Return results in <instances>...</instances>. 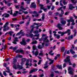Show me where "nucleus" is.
Wrapping results in <instances>:
<instances>
[{"label":"nucleus","mask_w":77,"mask_h":77,"mask_svg":"<svg viewBox=\"0 0 77 77\" xmlns=\"http://www.w3.org/2000/svg\"><path fill=\"white\" fill-rule=\"evenodd\" d=\"M22 62L21 63V65L23 66V64L24 63V62L26 61V58H22L21 60Z\"/></svg>","instance_id":"nucleus-13"},{"label":"nucleus","mask_w":77,"mask_h":77,"mask_svg":"<svg viewBox=\"0 0 77 77\" xmlns=\"http://www.w3.org/2000/svg\"><path fill=\"white\" fill-rule=\"evenodd\" d=\"M71 2L75 5V3L77 2V1H75V0H71Z\"/></svg>","instance_id":"nucleus-25"},{"label":"nucleus","mask_w":77,"mask_h":77,"mask_svg":"<svg viewBox=\"0 0 77 77\" xmlns=\"http://www.w3.org/2000/svg\"><path fill=\"white\" fill-rule=\"evenodd\" d=\"M35 2H32L30 6V8H36V5Z\"/></svg>","instance_id":"nucleus-7"},{"label":"nucleus","mask_w":77,"mask_h":77,"mask_svg":"<svg viewBox=\"0 0 77 77\" xmlns=\"http://www.w3.org/2000/svg\"><path fill=\"white\" fill-rule=\"evenodd\" d=\"M47 38H48V37H46L45 38L42 37L41 39H39V41H41L43 40V42L48 43V42H49V40L47 39Z\"/></svg>","instance_id":"nucleus-2"},{"label":"nucleus","mask_w":77,"mask_h":77,"mask_svg":"<svg viewBox=\"0 0 77 77\" xmlns=\"http://www.w3.org/2000/svg\"><path fill=\"white\" fill-rule=\"evenodd\" d=\"M54 6H53L51 8V10H54Z\"/></svg>","instance_id":"nucleus-64"},{"label":"nucleus","mask_w":77,"mask_h":77,"mask_svg":"<svg viewBox=\"0 0 77 77\" xmlns=\"http://www.w3.org/2000/svg\"><path fill=\"white\" fill-rule=\"evenodd\" d=\"M8 24H9V22H7L6 23L5 25L4 26V28H5L3 29V31H4V32H6V30H9V27L8 26L7 27V25H8ZM6 27H7L6 28Z\"/></svg>","instance_id":"nucleus-3"},{"label":"nucleus","mask_w":77,"mask_h":77,"mask_svg":"<svg viewBox=\"0 0 77 77\" xmlns=\"http://www.w3.org/2000/svg\"><path fill=\"white\" fill-rule=\"evenodd\" d=\"M17 15H18L17 14L15 13H14L13 14V17H15V16H17Z\"/></svg>","instance_id":"nucleus-63"},{"label":"nucleus","mask_w":77,"mask_h":77,"mask_svg":"<svg viewBox=\"0 0 77 77\" xmlns=\"http://www.w3.org/2000/svg\"><path fill=\"white\" fill-rule=\"evenodd\" d=\"M32 76V75H31L28 77H37V75H34L33 76V77Z\"/></svg>","instance_id":"nucleus-41"},{"label":"nucleus","mask_w":77,"mask_h":77,"mask_svg":"<svg viewBox=\"0 0 77 77\" xmlns=\"http://www.w3.org/2000/svg\"><path fill=\"white\" fill-rule=\"evenodd\" d=\"M39 53V52H38V51H36L35 52V56H37L38 55V54Z\"/></svg>","instance_id":"nucleus-34"},{"label":"nucleus","mask_w":77,"mask_h":77,"mask_svg":"<svg viewBox=\"0 0 77 77\" xmlns=\"http://www.w3.org/2000/svg\"><path fill=\"white\" fill-rule=\"evenodd\" d=\"M61 14H62V15L64 14V12L63 11V10L61 9Z\"/></svg>","instance_id":"nucleus-50"},{"label":"nucleus","mask_w":77,"mask_h":77,"mask_svg":"<svg viewBox=\"0 0 77 77\" xmlns=\"http://www.w3.org/2000/svg\"><path fill=\"white\" fill-rule=\"evenodd\" d=\"M30 41V38H28L26 40V42H29Z\"/></svg>","instance_id":"nucleus-60"},{"label":"nucleus","mask_w":77,"mask_h":77,"mask_svg":"<svg viewBox=\"0 0 77 77\" xmlns=\"http://www.w3.org/2000/svg\"><path fill=\"white\" fill-rule=\"evenodd\" d=\"M2 16L4 17L5 18H8L10 16L9 14H4L2 15Z\"/></svg>","instance_id":"nucleus-11"},{"label":"nucleus","mask_w":77,"mask_h":77,"mask_svg":"<svg viewBox=\"0 0 77 77\" xmlns=\"http://www.w3.org/2000/svg\"><path fill=\"white\" fill-rule=\"evenodd\" d=\"M69 9L70 10H72L73 9V8H75L74 7H73V5L72 4H70L69 5Z\"/></svg>","instance_id":"nucleus-10"},{"label":"nucleus","mask_w":77,"mask_h":77,"mask_svg":"<svg viewBox=\"0 0 77 77\" xmlns=\"http://www.w3.org/2000/svg\"><path fill=\"white\" fill-rule=\"evenodd\" d=\"M63 3L64 5H66L68 3V2L65 1H63Z\"/></svg>","instance_id":"nucleus-37"},{"label":"nucleus","mask_w":77,"mask_h":77,"mask_svg":"<svg viewBox=\"0 0 77 77\" xmlns=\"http://www.w3.org/2000/svg\"><path fill=\"white\" fill-rule=\"evenodd\" d=\"M14 41H16V42H18V38L17 37H15Z\"/></svg>","instance_id":"nucleus-38"},{"label":"nucleus","mask_w":77,"mask_h":77,"mask_svg":"<svg viewBox=\"0 0 77 77\" xmlns=\"http://www.w3.org/2000/svg\"><path fill=\"white\" fill-rule=\"evenodd\" d=\"M20 9H22L23 10V11H26V9L24 8V7H23V6H21V7H20Z\"/></svg>","instance_id":"nucleus-31"},{"label":"nucleus","mask_w":77,"mask_h":77,"mask_svg":"<svg viewBox=\"0 0 77 77\" xmlns=\"http://www.w3.org/2000/svg\"><path fill=\"white\" fill-rule=\"evenodd\" d=\"M66 33H68V35H69L71 34V30L70 29H68L65 32Z\"/></svg>","instance_id":"nucleus-17"},{"label":"nucleus","mask_w":77,"mask_h":77,"mask_svg":"<svg viewBox=\"0 0 77 77\" xmlns=\"http://www.w3.org/2000/svg\"><path fill=\"white\" fill-rule=\"evenodd\" d=\"M69 20H70V21L71 22L74 21V20H73V19H72V17H70Z\"/></svg>","instance_id":"nucleus-27"},{"label":"nucleus","mask_w":77,"mask_h":77,"mask_svg":"<svg viewBox=\"0 0 77 77\" xmlns=\"http://www.w3.org/2000/svg\"><path fill=\"white\" fill-rule=\"evenodd\" d=\"M48 61H47L46 62H45V66H46V65H47V64H48Z\"/></svg>","instance_id":"nucleus-57"},{"label":"nucleus","mask_w":77,"mask_h":77,"mask_svg":"<svg viewBox=\"0 0 77 77\" xmlns=\"http://www.w3.org/2000/svg\"><path fill=\"white\" fill-rule=\"evenodd\" d=\"M70 51L71 53L72 54H74L75 53V51H73V50H72V48H71V49L70 50Z\"/></svg>","instance_id":"nucleus-18"},{"label":"nucleus","mask_w":77,"mask_h":77,"mask_svg":"<svg viewBox=\"0 0 77 77\" xmlns=\"http://www.w3.org/2000/svg\"><path fill=\"white\" fill-rule=\"evenodd\" d=\"M38 70V69H33L31 70L30 71L29 73L30 74H32V73H33V72H36V71H37Z\"/></svg>","instance_id":"nucleus-12"},{"label":"nucleus","mask_w":77,"mask_h":77,"mask_svg":"<svg viewBox=\"0 0 77 77\" xmlns=\"http://www.w3.org/2000/svg\"><path fill=\"white\" fill-rule=\"evenodd\" d=\"M50 45V43H46L45 44V46H46V47H47V46H48L49 45Z\"/></svg>","instance_id":"nucleus-52"},{"label":"nucleus","mask_w":77,"mask_h":77,"mask_svg":"<svg viewBox=\"0 0 77 77\" xmlns=\"http://www.w3.org/2000/svg\"><path fill=\"white\" fill-rule=\"evenodd\" d=\"M66 66V63H64L63 64V68H65V67Z\"/></svg>","instance_id":"nucleus-54"},{"label":"nucleus","mask_w":77,"mask_h":77,"mask_svg":"<svg viewBox=\"0 0 77 77\" xmlns=\"http://www.w3.org/2000/svg\"><path fill=\"white\" fill-rule=\"evenodd\" d=\"M14 61H13V63H16L17 61V60L15 58L14 59Z\"/></svg>","instance_id":"nucleus-43"},{"label":"nucleus","mask_w":77,"mask_h":77,"mask_svg":"<svg viewBox=\"0 0 77 77\" xmlns=\"http://www.w3.org/2000/svg\"><path fill=\"white\" fill-rule=\"evenodd\" d=\"M38 48H39V49H42L43 48L41 46V45H39L38 46Z\"/></svg>","instance_id":"nucleus-28"},{"label":"nucleus","mask_w":77,"mask_h":77,"mask_svg":"<svg viewBox=\"0 0 77 77\" xmlns=\"http://www.w3.org/2000/svg\"><path fill=\"white\" fill-rule=\"evenodd\" d=\"M39 32L38 30H36L34 31V33H38Z\"/></svg>","instance_id":"nucleus-47"},{"label":"nucleus","mask_w":77,"mask_h":77,"mask_svg":"<svg viewBox=\"0 0 77 77\" xmlns=\"http://www.w3.org/2000/svg\"><path fill=\"white\" fill-rule=\"evenodd\" d=\"M11 4H12V3H8V4L7 5V6H11Z\"/></svg>","instance_id":"nucleus-62"},{"label":"nucleus","mask_w":77,"mask_h":77,"mask_svg":"<svg viewBox=\"0 0 77 77\" xmlns=\"http://www.w3.org/2000/svg\"><path fill=\"white\" fill-rule=\"evenodd\" d=\"M53 52V50H51V51L49 52L48 54L51 55V56H53L54 55V53H52Z\"/></svg>","instance_id":"nucleus-20"},{"label":"nucleus","mask_w":77,"mask_h":77,"mask_svg":"<svg viewBox=\"0 0 77 77\" xmlns=\"http://www.w3.org/2000/svg\"><path fill=\"white\" fill-rule=\"evenodd\" d=\"M61 50H62V52H64V51L65 50V47L61 48Z\"/></svg>","instance_id":"nucleus-33"},{"label":"nucleus","mask_w":77,"mask_h":77,"mask_svg":"<svg viewBox=\"0 0 77 77\" xmlns=\"http://www.w3.org/2000/svg\"><path fill=\"white\" fill-rule=\"evenodd\" d=\"M29 36H30V37L31 38H33V36H34L33 34H30Z\"/></svg>","instance_id":"nucleus-48"},{"label":"nucleus","mask_w":77,"mask_h":77,"mask_svg":"<svg viewBox=\"0 0 77 77\" xmlns=\"http://www.w3.org/2000/svg\"><path fill=\"white\" fill-rule=\"evenodd\" d=\"M64 62L65 63H67L68 62L69 63V65H72V63L71 62V61L70 60V57L69 56L67 57L64 60Z\"/></svg>","instance_id":"nucleus-1"},{"label":"nucleus","mask_w":77,"mask_h":77,"mask_svg":"<svg viewBox=\"0 0 77 77\" xmlns=\"http://www.w3.org/2000/svg\"><path fill=\"white\" fill-rule=\"evenodd\" d=\"M23 23H24V21H21L20 23V24H23Z\"/></svg>","instance_id":"nucleus-59"},{"label":"nucleus","mask_w":77,"mask_h":77,"mask_svg":"<svg viewBox=\"0 0 77 77\" xmlns=\"http://www.w3.org/2000/svg\"><path fill=\"white\" fill-rule=\"evenodd\" d=\"M32 44H37V41H33V42L31 43Z\"/></svg>","instance_id":"nucleus-32"},{"label":"nucleus","mask_w":77,"mask_h":77,"mask_svg":"<svg viewBox=\"0 0 77 77\" xmlns=\"http://www.w3.org/2000/svg\"><path fill=\"white\" fill-rule=\"evenodd\" d=\"M20 34H22V36H24V35H25V33H24L23 32H20Z\"/></svg>","instance_id":"nucleus-49"},{"label":"nucleus","mask_w":77,"mask_h":77,"mask_svg":"<svg viewBox=\"0 0 77 77\" xmlns=\"http://www.w3.org/2000/svg\"><path fill=\"white\" fill-rule=\"evenodd\" d=\"M3 74L5 76H6L7 75V74L6 73L5 71H4L3 72Z\"/></svg>","instance_id":"nucleus-46"},{"label":"nucleus","mask_w":77,"mask_h":77,"mask_svg":"<svg viewBox=\"0 0 77 77\" xmlns=\"http://www.w3.org/2000/svg\"><path fill=\"white\" fill-rule=\"evenodd\" d=\"M34 28H32L31 29V30L30 31V32L31 33L33 32V29Z\"/></svg>","instance_id":"nucleus-44"},{"label":"nucleus","mask_w":77,"mask_h":77,"mask_svg":"<svg viewBox=\"0 0 77 77\" xmlns=\"http://www.w3.org/2000/svg\"><path fill=\"white\" fill-rule=\"evenodd\" d=\"M77 30L76 29H74L73 30V32H74V36H75V35H76V34H77Z\"/></svg>","instance_id":"nucleus-22"},{"label":"nucleus","mask_w":77,"mask_h":77,"mask_svg":"<svg viewBox=\"0 0 77 77\" xmlns=\"http://www.w3.org/2000/svg\"><path fill=\"white\" fill-rule=\"evenodd\" d=\"M57 68H58L59 69H62V65H57Z\"/></svg>","instance_id":"nucleus-24"},{"label":"nucleus","mask_w":77,"mask_h":77,"mask_svg":"<svg viewBox=\"0 0 77 77\" xmlns=\"http://www.w3.org/2000/svg\"><path fill=\"white\" fill-rule=\"evenodd\" d=\"M13 32L12 31H10L8 32V34L10 35V36H12V33H13Z\"/></svg>","instance_id":"nucleus-36"},{"label":"nucleus","mask_w":77,"mask_h":77,"mask_svg":"<svg viewBox=\"0 0 77 77\" xmlns=\"http://www.w3.org/2000/svg\"><path fill=\"white\" fill-rule=\"evenodd\" d=\"M29 60H27L26 61V66H29Z\"/></svg>","instance_id":"nucleus-29"},{"label":"nucleus","mask_w":77,"mask_h":77,"mask_svg":"<svg viewBox=\"0 0 77 77\" xmlns=\"http://www.w3.org/2000/svg\"><path fill=\"white\" fill-rule=\"evenodd\" d=\"M17 48L16 47L13 48V50L14 51H15V50H17Z\"/></svg>","instance_id":"nucleus-39"},{"label":"nucleus","mask_w":77,"mask_h":77,"mask_svg":"<svg viewBox=\"0 0 77 77\" xmlns=\"http://www.w3.org/2000/svg\"><path fill=\"white\" fill-rule=\"evenodd\" d=\"M45 16L44 15H43L42 17V18L43 21H44V19L45 18V17H44Z\"/></svg>","instance_id":"nucleus-51"},{"label":"nucleus","mask_w":77,"mask_h":77,"mask_svg":"<svg viewBox=\"0 0 77 77\" xmlns=\"http://www.w3.org/2000/svg\"><path fill=\"white\" fill-rule=\"evenodd\" d=\"M51 74L50 76L51 77H54V73L53 72H51Z\"/></svg>","instance_id":"nucleus-35"},{"label":"nucleus","mask_w":77,"mask_h":77,"mask_svg":"<svg viewBox=\"0 0 77 77\" xmlns=\"http://www.w3.org/2000/svg\"><path fill=\"white\" fill-rule=\"evenodd\" d=\"M22 11L23 12V13H24L25 14H28V12L27 11H23L22 9H20L19 10V12H21Z\"/></svg>","instance_id":"nucleus-19"},{"label":"nucleus","mask_w":77,"mask_h":77,"mask_svg":"<svg viewBox=\"0 0 77 77\" xmlns=\"http://www.w3.org/2000/svg\"><path fill=\"white\" fill-rule=\"evenodd\" d=\"M31 0H28L27 2H26V3L27 4H30V1Z\"/></svg>","instance_id":"nucleus-53"},{"label":"nucleus","mask_w":77,"mask_h":77,"mask_svg":"<svg viewBox=\"0 0 77 77\" xmlns=\"http://www.w3.org/2000/svg\"><path fill=\"white\" fill-rule=\"evenodd\" d=\"M57 39H59V38H60V35H57Z\"/></svg>","instance_id":"nucleus-55"},{"label":"nucleus","mask_w":77,"mask_h":77,"mask_svg":"<svg viewBox=\"0 0 77 77\" xmlns=\"http://www.w3.org/2000/svg\"><path fill=\"white\" fill-rule=\"evenodd\" d=\"M61 26H62V25L60 23L58 24L57 25V27L60 30L63 29V28Z\"/></svg>","instance_id":"nucleus-9"},{"label":"nucleus","mask_w":77,"mask_h":77,"mask_svg":"<svg viewBox=\"0 0 77 77\" xmlns=\"http://www.w3.org/2000/svg\"><path fill=\"white\" fill-rule=\"evenodd\" d=\"M32 48L33 50H36V47L35 45H34L32 47Z\"/></svg>","instance_id":"nucleus-30"},{"label":"nucleus","mask_w":77,"mask_h":77,"mask_svg":"<svg viewBox=\"0 0 77 77\" xmlns=\"http://www.w3.org/2000/svg\"><path fill=\"white\" fill-rule=\"evenodd\" d=\"M33 14H37V12L36 11H34V12H33Z\"/></svg>","instance_id":"nucleus-61"},{"label":"nucleus","mask_w":77,"mask_h":77,"mask_svg":"<svg viewBox=\"0 0 77 77\" xmlns=\"http://www.w3.org/2000/svg\"><path fill=\"white\" fill-rule=\"evenodd\" d=\"M19 52H20V53H22V54H23V53H24V50L20 49H18L15 51V52L16 53H19Z\"/></svg>","instance_id":"nucleus-8"},{"label":"nucleus","mask_w":77,"mask_h":77,"mask_svg":"<svg viewBox=\"0 0 77 77\" xmlns=\"http://www.w3.org/2000/svg\"><path fill=\"white\" fill-rule=\"evenodd\" d=\"M58 33L59 34H61V36H63L64 35V34H66V33L65 32H61L60 31L58 32Z\"/></svg>","instance_id":"nucleus-15"},{"label":"nucleus","mask_w":77,"mask_h":77,"mask_svg":"<svg viewBox=\"0 0 77 77\" xmlns=\"http://www.w3.org/2000/svg\"><path fill=\"white\" fill-rule=\"evenodd\" d=\"M17 67L18 68H19L20 70V69H23V67L21 65H17Z\"/></svg>","instance_id":"nucleus-16"},{"label":"nucleus","mask_w":77,"mask_h":77,"mask_svg":"<svg viewBox=\"0 0 77 77\" xmlns=\"http://www.w3.org/2000/svg\"><path fill=\"white\" fill-rule=\"evenodd\" d=\"M47 59H49L50 61H51V62L49 63V65H51V64H53V63H54V60H52L51 59H49V58H47Z\"/></svg>","instance_id":"nucleus-14"},{"label":"nucleus","mask_w":77,"mask_h":77,"mask_svg":"<svg viewBox=\"0 0 77 77\" xmlns=\"http://www.w3.org/2000/svg\"><path fill=\"white\" fill-rule=\"evenodd\" d=\"M41 62H42V60H39L38 63V65H40L41 63Z\"/></svg>","instance_id":"nucleus-45"},{"label":"nucleus","mask_w":77,"mask_h":77,"mask_svg":"<svg viewBox=\"0 0 77 77\" xmlns=\"http://www.w3.org/2000/svg\"><path fill=\"white\" fill-rule=\"evenodd\" d=\"M39 56H43V53L42 52L38 54Z\"/></svg>","instance_id":"nucleus-40"},{"label":"nucleus","mask_w":77,"mask_h":77,"mask_svg":"<svg viewBox=\"0 0 77 77\" xmlns=\"http://www.w3.org/2000/svg\"><path fill=\"white\" fill-rule=\"evenodd\" d=\"M74 37V36L72 35H71L70 36H69L68 37V40H70L71 39H72L73 38V37Z\"/></svg>","instance_id":"nucleus-23"},{"label":"nucleus","mask_w":77,"mask_h":77,"mask_svg":"<svg viewBox=\"0 0 77 77\" xmlns=\"http://www.w3.org/2000/svg\"><path fill=\"white\" fill-rule=\"evenodd\" d=\"M61 23L62 24H66V21L62 20L61 21Z\"/></svg>","instance_id":"nucleus-21"},{"label":"nucleus","mask_w":77,"mask_h":77,"mask_svg":"<svg viewBox=\"0 0 77 77\" xmlns=\"http://www.w3.org/2000/svg\"><path fill=\"white\" fill-rule=\"evenodd\" d=\"M68 71H69V74H70L71 75H74V72L73 71H74L73 69L71 67H69L68 69Z\"/></svg>","instance_id":"nucleus-4"},{"label":"nucleus","mask_w":77,"mask_h":77,"mask_svg":"<svg viewBox=\"0 0 77 77\" xmlns=\"http://www.w3.org/2000/svg\"><path fill=\"white\" fill-rule=\"evenodd\" d=\"M13 67L15 69H17V65H14L13 66Z\"/></svg>","instance_id":"nucleus-42"},{"label":"nucleus","mask_w":77,"mask_h":77,"mask_svg":"<svg viewBox=\"0 0 77 77\" xmlns=\"http://www.w3.org/2000/svg\"><path fill=\"white\" fill-rule=\"evenodd\" d=\"M34 25H36V26H38V25H39V24H40L39 23H34Z\"/></svg>","instance_id":"nucleus-58"},{"label":"nucleus","mask_w":77,"mask_h":77,"mask_svg":"<svg viewBox=\"0 0 77 77\" xmlns=\"http://www.w3.org/2000/svg\"><path fill=\"white\" fill-rule=\"evenodd\" d=\"M20 43L21 45H23L24 46L27 44V43H26V42L25 41V39L24 38L22 39V41Z\"/></svg>","instance_id":"nucleus-5"},{"label":"nucleus","mask_w":77,"mask_h":77,"mask_svg":"<svg viewBox=\"0 0 77 77\" xmlns=\"http://www.w3.org/2000/svg\"><path fill=\"white\" fill-rule=\"evenodd\" d=\"M30 17H29V15H27L26 16V17L25 18V19H28V18H29Z\"/></svg>","instance_id":"nucleus-56"},{"label":"nucleus","mask_w":77,"mask_h":77,"mask_svg":"<svg viewBox=\"0 0 77 77\" xmlns=\"http://www.w3.org/2000/svg\"><path fill=\"white\" fill-rule=\"evenodd\" d=\"M16 12V14H19V15H21V14H23V12H22V13H21L20 12H19V13H18V11H15Z\"/></svg>","instance_id":"nucleus-26"},{"label":"nucleus","mask_w":77,"mask_h":77,"mask_svg":"<svg viewBox=\"0 0 77 77\" xmlns=\"http://www.w3.org/2000/svg\"><path fill=\"white\" fill-rule=\"evenodd\" d=\"M39 6L41 7L40 9H43L45 12H46L47 11V8H45V7H44V5L42 4H39Z\"/></svg>","instance_id":"nucleus-6"}]
</instances>
